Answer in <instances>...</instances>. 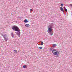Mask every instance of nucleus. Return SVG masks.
I'll return each instance as SVG.
<instances>
[{
    "label": "nucleus",
    "mask_w": 72,
    "mask_h": 72,
    "mask_svg": "<svg viewBox=\"0 0 72 72\" xmlns=\"http://www.w3.org/2000/svg\"><path fill=\"white\" fill-rule=\"evenodd\" d=\"M61 6H63V3H62L61 4Z\"/></svg>",
    "instance_id": "nucleus-13"
},
{
    "label": "nucleus",
    "mask_w": 72,
    "mask_h": 72,
    "mask_svg": "<svg viewBox=\"0 0 72 72\" xmlns=\"http://www.w3.org/2000/svg\"><path fill=\"white\" fill-rule=\"evenodd\" d=\"M50 51H52V48H50Z\"/></svg>",
    "instance_id": "nucleus-16"
},
{
    "label": "nucleus",
    "mask_w": 72,
    "mask_h": 72,
    "mask_svg": "<svg viewBox=\"0 0 72 72\" xmlns=\"http://www.w3.org/2000/svg\"><path fill=\"white\" fill-rule=\"evenodd\" d=\"M60 10L61 11H62L63 12H64V11L63 10V7H61L60 8Z\"/></svg>",
    "instance_id": "nucleus-5"
},
{
    "label": "nucleus",
    "mask_w": 72,
    "mask_h": 72,
    "mask_svg": "<svg viewBox=\"0 0 72 72\" xmlns=\"http://www.w3.org/2000/svg\"><path fill=\"white\" fill-rule=\"evenodd\" d=\"M12 29L13 30H14L15 31L19 32H16L15 33H16L17 35H18L19 37H20V36H21V32H20V29L18 28V27L14 25L12 27Z\"/></svg>",
    "instance_id": "nucleus-2"
},
{
    "label": "nucleus",
    "mask_w": 72,
    "mask_h": 72,
    "mask_svg": "<svg viewBox=\"0 0 72 72\" xmlns=\"http://www.w3.org/2000/svg\"><path fill=\"white\" fill-rule=\"evenodd\" d=\"M65 11H66V12H67V10L66 8H65Z\"/></svg>",
    "instance_id": "nucleus-14"
},
{
    "label": "nucleus",
    "mask_w": 72,
    "mask_h": 72,
    "mask_svg": "<svg viewBox=\"0 0 72 72\" xmlns=\"http://www.w3.org/2000/svg\"><path fill=\"white\" fill-rule=\"evenodd\" d=\"M25 26L26 27H30V25L29 24H26L25 25Z\"/></svg>",
    "instance_id": "nucleus-8"
},
{
    "label": "nucleus",
    "mask_w": 72,
    "mask_h": 72,
    "mask_svg": "<svg viewBox=\"0 0 72 72\" xmlns=\"http://www.w3.org/2000/svg\"><path fill=\"white\" fill-rule=\"evenodd\" d=\"M1 34L2 36L4 37V40L5 41H6V42H7V40H9V38H6V37H7V35L6 34H4V33H1Z\"/></svg>",
    "instance_id": "nucleus-4"
},
{
    "label": "nucleus",
    "mask_w": 72,
    "mask_h": 72,
    "mask_svg": "<svg viewBox=\"0 0 72 72\" xmlns=\"http://www.w3.org/2000/svg\"><path fill=\"white\" fill-rule=\"evenodd\" d=\"M57 46V45L56 44H53V48H54V47H56V46Z\"/></svg>",
    "instance_id": "nucleus-6"
},
{
    "label": "nucleus",
    "mask_w": 72,
    "mask_h": 72,
    "mask_svg": "<svg viewBox=\"0 0 72 72\" xmlns=\"http://www.w3.org/2000/svg\"><path fill=\"white\" fill-rule=\"evenodd\" d=\"M11 35L12 37H14V35H13V33H11Z\"/></svg>",
    "instance_id": "nucleus-10"
},
{
    "label": "nucleus",
    "mask_w": 72,
    "mask_h": 72,
    "mask_svg": "<svg viewBox=\"0 0 72 72\" xmlns=\"http://www.w3.org/2000/svg\"><path fill=\"white\" fill-rule=\"evenodd\" d=\"M64 9H66V8H65V7H64Z\"/></svg>",
    "instance_id": "nucleus-18"
},
{
    "label": "nucleus",
    "mask_w": 72,
    "mask_h": 72,
    "mask_svg": "<svg viewBox=\"0 0 72 72\" xmlns=\"http://www.w3.org/2000/svg\"><path fill=\"white\" fill-rule=\"evenodd\" d=\"M42 47H39V49H42Z\"/></svg>",
    "instance_id": "nucleus-12"
},
{
    "label": "nucleus",
    "mask_w": 72,
    "mask_h": 72,
    "mask_svg": "<svg viewBox=\"0 0 72 72\" xmlns=\"http://www.w3.org/2000/svg\"><path fill=\"white\" fill-rule=\"evenodd\" d=\"M30 11L31 13V11H33V10H32V9H30Z\"/></svg>",
    "instance_id": "nucleus-15"
},
{
    "label": "nucleus",
    "mask_w": 72,
    "mask_h": 72,
    "mask_svg": "<svg viewBox=\"0 0 72 72\" xmlns=\"http://www.w3.org/2000/svg\"><path fill=\"white\" fill-rule=\"evenodd\" d=\"M41 42V45H43V44H44V42H43L42 41Z\"/></svg>",
    "instance_id": "nucleus-11"
},
{
    "label": "nucleus",
    "mask_w": 72,
    "mask_h": 72,
    "mask_svg": "<svg viewBox=\"0 0 72 72\" xmlns=\"http://www.w3.org/2000/svg\"><path fill=\"white\" fill-rule=\"evenodd\" d=\"M24 23H28V21L27 19H25L24 21Z\"/></svg>",
    "instance_id": "nucleus-7"
},
{
    "label": "nucleus",
    "mask_w": 72,
    "mask_h": 72,
    "mask_svg": "<svg viewBox=\"0 0 72 72\" xmlns=\"http://www.w3.org/2000/svg\"><path fill=\"white\" fill-rule=\"evenodd\" d=\"M23 67L24 68H26L27 67V66L26 65H25L23 66Z\"/></svg>",
    "instance_id": "nucleus-9"
},
{
    "label": "nucleus",
    "mask_w": 72,
    "mask_h": 72,
    "mask_svg": "<svg viewBox=\"0 0 72 72\" xmlns=\"http://www.w3.org/2000/svg\"><path fill=\"white\" fill-rule=\"evenodd\" d=\"M54 24H51L48 26V32L51 36L53 35V29L52 28H54Z\"/></svg>",
    "instance_id": "nucleus-1"
},
{
    "label": "nucleus",
    "mask_w": 72,
    "mask_h": 72,
    "mask_svg": "<svg viewBox=\"0 0 72 72\" xmlns=\"http://www.w3.org/2000/svg\"><path fill=\"white\" fill-rule=\"evenodd\" d=\"M14 51H15V52H17V50H14Z\"/></svg>",
    "instance_id": "nucleus-17"
},
{
    "label": "nucleus",
    "mask_w": 72,
    "mask_h": 72,
    "mask_svg": "<svg viewBox=\"0 0 72 72\" xmlns=\"http://www.w3.org/2000/svg\"><path fill=\"white\" fill-rule=\"evenodd\" d=\"M52 53L54 55H57L58 57L59 55V51L58 50H55V49H53V50L52 51Z\"/></svg>",
    "instance_id": "nucleus-3"
}]
</instances>
